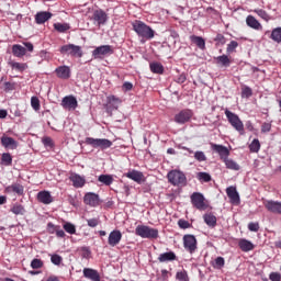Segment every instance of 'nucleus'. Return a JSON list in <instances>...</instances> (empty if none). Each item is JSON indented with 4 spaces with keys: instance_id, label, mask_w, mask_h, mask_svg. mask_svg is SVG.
<instances>
[{
    "instance_id": "obj_1",
    "label": "nucleus",
    "mask_w": 281,
    "mask_h": 281,
    "mask_svg": "<svg viewBox=\"0 0 281 281\" xmlns=\"http://www.w3.org/2000/svg\"><path fill=\"white\" fill-rule=\"evenodd\" d=\"M132 26L140 38H146V41L155 38V31L143 21L136 20L132 23Z\"/></svg>"
},
{
    "instance_id": "obj_2",
    "label": "nucleus",
    "mask_w": 281,
    "mask_h": 281,
    "mask_svg": "<svg viewBox=\"0 0 281 281\" xmlns=\"http://www.w3.org/2000/svg\"><path fill=\"white\" fill-rule=\"evenodd\" d=\"M167 179L171 186H176L177 188H186L188 186V178L181 170L173 169L169 171Z\"/></svg>"
},
{
    "instance_id": "obj_3",
    "label": "nucleus",
    "mask_w": 281,
    "mask_h": 281,
    "mask_svg": "<svg viewBox=\"0 0 281 281\" xmlns=\"http://www.w3.org/2000/svg\"><path fill=\"white\" fill-rule=\"evenodd\" d=\"M135 235L139 236L140 238H147L149 240H155L159 238V229L153 228L147 225H138L135 228Z\"/></svg>"
},
{
    "instance_id": "obj_4",
    "label": "nucleus",
    "mask_w": 281,
    "mask_h": 281,
    "mask_svg": "<svg viewBox=\"0 0 281 281\" xmlns=\"http://www.w3.org/2000/svg\"><path fill=\"white\" fill-rule=\"evenodd\" d=\"M225 115L227 117L228 123L239 135H245V124H243V121L240 120V116L238 114L229 111L228 109L225 110Z\"/></svg>"
},
{
    "instance_id": "obj_5",
    "label": "nucleus",
    "mask_w": 281,
    "mask_h": 281,
    "mask_svg": "<svg viewBox=\"0 0 281 281\" xmlns=\"http://www.w3.org/2000/svg\"><path fill=\"white\" fill-rule=\"evenodd\" d=\"M86 144L88 146H92V148H101V150H106V148H111L113 146V142L106 138H93L87 137Z\"/></svg>"
},
{
    "instance_id": "obj_6",
    "label": "nucleus",
    "mask_w": 281,
    "mask_h": 281,
    "mask_svg": "<svg viewBox=\"0 0 281 281\" xmlns=\"http://www.w3.org/2000/svg\"><path fill=\"white\" fill-rule=\"evenodd\" d=\"M60 54L64 56H76L77 58H82V48L74 44H66L60 47Z\"/></svg>"
},
{
    "instance_id": "obj_7",
    "label": "nucleus",
    "mask_w": 281,
    "mask_h": 281,
    "mask_svg": "<svg viewBox=\"0 0 281 281\" xmlns=\"http://www.w3.org/2000/svg\"><path fill=\"white\" fill-rule=\"evenodd\" d=\"M90 19L100 27V25H106V21H109V14H106V12L102 9H97L92 12Z\"/></svg>"
},
{
    "instance_id": "obj_8",
    "label": "nucleus",
    "mask_w": 281,
    "mask_h": 281,
    "mask_svg": "<svg viewBox=\"0 0 281 281\" xmlns=\"http://www.w3.org/2000/svg\"><path fill=\"white\" fill-rule=\"evenodd\" d=\"M113 54V46L111 45H102L92 50V56L95 59L102 60L104 56H111Z\"/></svg>"
},
{
    "instance_id": "obj_9",
    "label": "nucleus",
    "mask_w": 281,
    "mask_h": 281,
    "mask_svg": "<svg viewBox=\"0 0 281 281\" xmlns=\"http://www.w3.org/2000/svg\"><path fill=\"white\" fill-rule=\"evenodd\" d=\"M182 240L186 251H189V254L196 251V237L194 235H184Z\"/></svg>"
},
{
    "instance_id": "obj_10",
    "label": "nucleus",
    "mask_w": 281,
    "mask_h": 281,
    "mask_svg": "<svg viewBox=\"0 0 281 281\" xmlns=\"http://www.w3.org/2000/svg\"><path fill=\"white\" fill-rule=\"evenodd\" d=\"M60 105L66 111H76V109H78V99L74 95L64 97Z\"/></svg>"
},
{
    "instance_id": "obj_11",
    "label": "nucleus",
    "mask_w": 281,
    "mask_h": 281,
    "mask_svg": "<svg viewBox=\"0 0 281 281\" xmlns=\"http://www.w3.org/2000/svg\"><path fill=\"white\" fill-rule=\"evenodd\" d=\"M192 110L184 109L175 115V122L177 124H187V122H190V120H192Z\"/></svg>"
},
{
    "instance_id": "obj_12",
    "label": "nucleus",
    "mask_w": 281,
    "mask_h": 281,
    "mask_svg": "<svg viewBox=\"0 0 281 281\" xmlns=\"http://www.w3.org/2000/svg\"><path fill=\"white\" fill-rule=\"evenodd\" d=\"M83 203L90 207H98L100 205V195L94 192H88L83 196Z\"/></svg>"
},
{
    "instance_id": "obj_13",
    "label": "nucleus",
    "mask_w": 281,
    "mask_h": 281,
    "mask_svg": "<svg viewBox=\"0 0 281 281\" xmlns=\"http://www.w3.org/2000/svg\"><path fill=\"white\" fill-rule=\"evenodd\" d=\"M191 203L196 210H205V196L200 192L192 193Z\"/></svg>"
},
{
    "instance_id": "obj_14",
    "label": "nucleus",
    "mask_w": 281,
    "mask_h": 281,
    "mask_svg": "<svg viewBox=\"0 0 281 281\" xmlns=\"http://www.w3.org/2000/svg\"><path fill=\"white\" fill-rule=\"evenodd\" d=\"M263 205L268 212H271V214H280L281 215V202L280 201L267 200L263 202Z\"/></svg>"
},
{
    "instance_id": "obj_15",
    "label": "nucleus",
    "mask_w": 281,
    "mask_h": 281,
    "mask_svg": "<svg viewBox=\"0 0 281 281\" xmlns=\"http://www.w3.org/2000/svg\"><path fill=\"white\" fill-rule=\"evenodd\" d=\"M122 104V99L115 95L108 97L106 112L112 113L113 111H117L120 105Z\"/></svg>"
},
{
    "instance_id": "obj_16",
    "label": "nucleus",
    "mask_w": 281,
    "mask_h": 281,
    "mask_svg": "<svg viewBox=\"0 0 281 281\" xmlns=\"http://www.w3.org/2000/svg\"><path fill=\"white\" fill-rule=\"evenodd\" d=\"M122 240V232L120 229H114L109 234L108 244L110 247H117Z\"/></svg>"
},
{
    "instance_id": "obj_17",
    "label": "nucleus",
    "mask_w": 281,
    "mask_h": 281,
    "mask_svg": "<svg viewBox=\"0 0 281 281\" xmlns=\"http://www.w3.org/2000/svg\"><path fill=\"white\" fill-rule=\"evenodd\" d=\"M55 74L61 80H69L71 78V68L69 66H59L55 69Z\"/></svg>"
},
{
    "instance_id": "obj_18",
    "label": "nucleus",
    "mask_w": 281,
    "mask_h": 281,
    "mask_svg": "<svg viewBox=\"0 0 281 281\" xmlns=\"http://www.w3.org/2000/svg\"><path fill=\"white\" fill-rule=\"evenodd\" d=\"M212 150H214L215 153H217V155H220V158L222 159V161H225V159L229 158V149L223 145H216V144H212Z\"/></svg>"
},
{
    "instance_id": "obj_19",
    "label": "nucleus",
    "mask_w": 281,
    "mask_h": 281,
    "mask_svg": "<svg viewBox=\"0 0 281 281\" xmlns=\"http://www.w3.org/2000/svg\"><path fill=\"white\" fill-rule=\"evenodd\" d=\"M52 16L53 14L49 11H40L35 14V23H37V25H43V23H47Z\"/></svg>"
},
{
    "instance_id": "obj_20",
    "label": "nucleus",
    "mask_w": 281,
    "mask_h": 281,
    "mask_svg": "<svg viewBox=\"0 0 281 281\" xmlns=\"http://www.w3.org/2000/svg\"><path fill=\"white\" fill-rule=\"evenodd\" d=\"M1 145L4 148H10L11 150H16V148H19V143L10 136H2L1 137Z\"/></svg>"
},
{
    "instance_id": "obj_21",
    "label": "nucleus",
    "mask_w": 281,
    "mask_h": 281,
    "mask_svg": "<svg viewBox=\"0 0 281 281\" xmlns=\"http://www.w3.org/2000/svg\"><path fill=\"white\" fill-rule=\"evenodd\" d=\"M124 177L132 179V181H135L136 183H142L144 181V173L135 169L124 173Z\"/></svg>"
},
{
    "instance_id": "obj_22",
    "label": "nucleus",
    "mask_w": 281,
    "mask_h": 281,
    "mask_svg": "<svg viewBox=\"0 0 281 281\" xmlns=\"http://www.w3.org/2000/svg\"><path fill=\"white\" fill-rule=\"evenodd\" d=\"M83 277L91 281H100L101 280L100 272H98V270L91 269V268L83 269Z\"/></svg>"
},
{
    "instance_id": "obj_23",
    "label": "nucleus",
    "mask_w": 281,
    "mask_h": 281,
    "mask_svg": "<svg viewBox=\"0 0 281 281\" xmlns=\"http://www.w3.org/2000/svg\"><path fill=\"white\" fill-rule=\"evenodd\" d=\"M226 194H227L231 203H240V195L238 194L236 187H228L226 189Z\"/></svg>"
},
{
    "instance_id": "obj_24",
    "label": "nucleus",
    "mask_w": 281,
    "mask_h": 281,
    "mask_svg": "<svg viewBox=\"0 0 281 281\" xmlns=\"http://www.w3.org/2000/svg\"><path fill=\"white\" fill-rule=\"evenodd\" d=\"M37 201L40 203H44V205H49V203H53L54 199L52 198V193H49V191H40L37 193Z\"/></svg>"
},
{
    "instance_id": "obj_25",
    "label": "nucleus",
    "mask_w": 281,
    "mask_h": 281,
    "mask_svg": "<svg viewBox=\"0 0 281 281\" xmlns=\"http://www.w3.org/2000/svg\"><path fill=\"white\" fill-rule=\"evenodd\" d=\"M7 192H13L14 194H18V196H23L25 192V188L20 183H13L5 188Z\"/></svg>"
},
{
    "instance_id": "obj_26",
    "label": "nucleus",
    "mask_w": 281,
    "mask_h": 281,
    "mask_svg": "<svg viewBox=\"0 0 281 281\" xmlns=\"http://www.w3.org/2000/svg\"><path fill=\"white\" fill-rule=\"evenodd\" d=\"M70 181H72L74 188H85V184L87 183V180L78 173L71 175Z\"/></svg>"
},
{
    "instance_id": "obj_27",
    "label": "nucleus",
    "mask_w": 281,
    "mask_h": 281,
    "mask_svg": "<svg viewBox=\"0 0 281 281\" xmlns=\"http://www.w3.org/2000/svg\"><path fill=\"white\" fill-rule=\"evenodd\" d=\"M238 247L239 249H241V251H254V249L256 248V246L254 245V243H251L248 239H240L238 241Z\"/></svg>"
},
{
    "instance_id": "obj_28",
    "label": "nucleus",
    "mask_w": 281,
    "mask_h": 281,
    "mask_svg": "<svg viewBox=\"0 0 281 281\" xmlns=\"http://www.w3.org/2000/svg\"><path fill=\"white\" fill-rule=\"evenodd\" d=\"M246 24L252 30H262V24H260V22L254 18V15H248L246 18Z\"/></svg>"
},
{
    "instance_id": "obj_29",
    "label": "nucleus",
    "mask_w": 281,
    "mask_h": 281,
    "mask_svg": "<svg viewBox=\"0 0 281 281\" xmlns=\"http://www.w3.org/2000/svg\"><path fill=\"white\" fill-rule=\"evenodd\" d=\"M159 262H172V260H177V255L175 251L160 254L158 257Z\"/></svg>"
},
{
    "instance_id": "obj_30",
    "label": "nucleus",
    "mask_w": 281,
    "mask_h": 281,
    "mask_svg": "<svg viewBox=\"0 0 281 281\" xmlns=\"http://www.w3.org/2000/svg\"><path fill=\"white\" fill-rule=\"evenodd\" d=\"M26 52L27 49L19 44L12 46V54L13 56H16V58L25 56Z\"/></svg>"
},
{
    "instance_id": "obj_31",
    "label": "nucleus",
    "mask_w": 281,
    "mask_h": 281,
    "mask_svg": "<svg viewBox=\"0 0 281 281\" xmlns=\"http://www.w3.org/2000/svg\"><path fill=\"white\" fill-rule=\"evenodd\" d=\"M216 65H220V67H229L232 65V60L227 55H221L215 57Z\"/></svg>"
},
{
    "instance_id": "obj_32",
    "label": "nucleus",
    "mask_w": 281,
    "mask_h": 281,
    "mask_svg": "<svg viewBox=\"0 0 281 281\" xmlns=\"http://www.w3.org/2000/svg\"><path fill=\"white\" fill-rule=\"evenodd\" d=\"M190 41H191V43L196 45V47H199V49H205V40L203 37L196 36V35H191Z\"/></svg>"
},
{
    "instance_id": "obj_33",
    "label": "nucleus",
    "mask_w": 281,
    "mask_h": 281,
    "mask_svg": "<svg viewBox=\"0 0 281 281\" xmlns=\"http://www.w3.org/2000/svg\"><path fill=\"white\" fill-rule=\"evenodd\" d=\"M224 164H225V166H226V168L228 169V170H235V171H238V170H240V165H238V162H236L234 159H232V158H226L225 160H224Z\"/></svg>"
},
{
    "instance_id": "obj_34",
    "label": "nucleus",
    "mask_w": 281,
    "mask_h": 281,
    "mask_svg": "<svg viewBox=\"0 0 281 281\" xmlns=\"http://www.w3.org/2000/svg\"><path fill=\"white\" fill-rule=\"evenodd\" d=\"M99 183H102L103 186H111L114 181L113 176L111 175H100L98 177Z\"/></svg>"
},
{
    "instance_id": "obj_35",
    "label": "nucleus",
    "mask_w": 281,
    "mask_h": 281,
    "mask_svg": "<svg viewBox=\"0 0 281 281\" xmlns=\"http://www.w3.org/2000/svg\"><path fill=\"white\" fill-rule=\"evenodd\" d=\"M149 68L153 74H164V65L161 63H151L149 64Z\"/></svg>"
},
{
    "instance_id": "obj_36",
    "label": "nucleus",
    "mask_w": 281,
    "mask_h": 281,
    "mask_svg": "<svg viewBox=\"0 0 281 281\" xmlns=\"http://www.w3.org/2000/svg\"><path fill=\"white\" fill-rule=\"evenodd\" d=\"M10 67L15 69V71H25V69H27V64H23V63H18V61H10L9 63Z\"/></svg>"
},
{
    "instance_id": "obj_37",
    "label": "nucleus",
    "mask_w": 281,
    "mask_h": 281,
    "mask_svg": "<svg viewBox=\"0 0 281 281\" xmlns=\"http://www.w3.org/2000/svg\"><path fill=\"white\" fill-rule=\"evenodd\" d=\"M204 223L209 225V227H216V217L213 214H205L203 216Z\"/></svg>"
},
{
    "instance_id": "obj_38",
    "label": "nucleus",
    "mask_w": 281,
    "mask_h": 281,
    "mask_svg": "<svg viewBox=\"0 0 281 281\" xmlns=\"http://www.w3.org/2000/svg\"><path fill=\"white\" fill-rule=\"evenodd\" d=\"M270 38L274 41V43H281V27L273 29Z\"/></svg>"
},
{
    "instance_id": "obj_39",
    "label": "nucleus",
    "mask_w": 281,
    "mask_h": 281,
    "mask_svg": "<svg viewBox=\"0 0 281 281\" xmlns=\"http://www.w3.org/2000/svg\"><path fill=\"white\" fill-rule=\"evenodd\" d=\"M2 166H12V155L10 153H3L1 156Z\"/></svg>"
},
{
    "instance_id": "obj_40",
    "label": "nucleus",
    "mask_w": 281,
    "mask_h": 281,
    "mask_svg": "<svg viewBox=\"0 0 281 281\" xmlns=\"http://www.w3.org/2000/svg\"><path fill=\"white\" fill-rule=\"evenodd\" d=\"M11 212L15 215L20 214L21 216H23V214H25V207L21 204H15L12 206Z\"/></svg>"
},
{
    "instance_id": "obj_41",
    "label": "nucleus",
    "mask_w": 281,
    "mask_h": 281,
    "mask_svg": "<svg viewBox=\"0 0 281 281\" xmlns=\"http://www.w3.org/2000/svg\"><path fill=\"white\" fill-rule=\"evenodd\" d=\"M254 12H255V14L259 15L260 19H262L263 21L271 20V16H269V13H267V11H265L262 9H255Z\"/></svg>"
},
{
    "instance_id": "obj_42",
    "label": "nucleus",
    "mask_w": 281,
    "mask_h": 281,
    "mask_svg": "<svg viewBox=\"0 0 281 281\" xmlns=\"http://www.w3.org/2000/svg\"><path fill=\"white\" fill-rule=\"evenodd\" d=\"M176 280L178 281H190V277H188V271L182 270L178 271L176 274Z\"/></svg>"
},
{
    "instance_id": "obj_43",
    "label": "nucleus",
    "mask_w": 281,
    "mask_h": 281,
    "mask_svg": "<svg viewBox=\"0 0 281 281\" xmlns=\"http://www.w3.org/2000/svg\"><path fill=\"white\" fill-rule=\"evenodd\" d=\"M198 179L199 181H204V183H210V181H212V176L207 172H199Z\"/></svg>"
},
{
    "instance_id": "obj_44",
    "label": "nucleus",
    "mask_w": 281,
    "mask_h": 281,
    "mask_svg": "<svg viewBox=\"0 0 281 281\" xmlns=\"http://www.w3.org/2000/svg\"><path fill=\"white\" fill-rule=\"evenodd\" d=\"M54 27L57 32L65 33L69 30V24L67 23H55Z\"/></svg>"
},
{
    "instance_id": "obj_45",
    "label": "nucleus",
    "mask_w": 281,
    "mask_h": 281,
    "mask_svg": "<svg viewBox=\"0 0 281 281\" xmlns=\"http://www.w3.org/2000/svg\"><path fill=\"white\" fill-rule=\"evenodd\" d=\"M31 106L34 111H41V100H38V97L31 98Z\"/></svg>"
},
{
    "instance_id": "obj_46",
    "label": "nucleus",
    "mask_w": 281,
    "mask_h": 281,
    "mask_svg": "<svg viewBox=\"0 0 281 281\" xmlns=\"http://www.w3.org/2000/svg\"><path fill=\"white\" fill-rule=\"evenodd\" d=\"M254 95V90H251L248 86H244L241 88V98H251Z\"/></svg>"
},
{
    "instance_id": "obj_47",
    "label": "nucleus",
    "mask_w": 281,
    "mask_h": 281,
    "mask_svg": "<svg viewBox=\"0 0 281 281\" xmlns=\"http://www.w3.org/2000/svg\"><path fill=\"white\" fill-rule=\"evenodd\" d=\"M249 148L250 153H258V150H260V140H258V138H255L249 145Z\"/></svg>"
},
{
    "instance_id": "obj_48",
    "label": "nucleus",
    "mask_w": 281,
    "mask_h": 281,
    "mask_svg": "<svg viewBox=\"0 0 281 281\" xmlns=\"http://www.w3.org/2000/svg\"><path fill=\"white\" fill-rule=\"evenodd\" d=\"M42 143L45 146V148H54V139L49 136H45L42 138Z\"/></svg>"
},
{
    "instance_id": "obj_49",
    "label": "nucleus",
    "mask_w": 281,
    "mask_h": 281,
    "mask_svg": "<svg viewBox=\"0 0 281 281\" xmlns=\"http://www.w3.org/2000/svg\"><path fill=\"white\" fill-rule=\"evenodd\" d=\"M50 261L56 267H60V265L63 263V258L60 257V255L55 254L50 256Z\"/></svg>"
},
{
    "instance_id": "obj_50",
    "label": "nucleus",
    "mask_w": 281,
    "mask_h": 281,
    "mask_svg": "<svg viewBox=\"0 0 281 281\" xmlns=\"http://www.w3.org/2000/svg\"><path fill=\"white\" fill-rule=\"evenodd\" d=\"M214 269H223L225 267V258L217 257L215 263L213 265Z\"/></svg>"
},
{
    "instance_id": "obj_51",
    "label": "nucleus",
    "mask_w": 281,
    "mask_h": 281,
    "mask_svg": "<svg viewBox=\"0 0 281 281\" xmlns=\"http://www.w3.org/2000/svg\"><path fill=\"white\" fill-rule=\"evenodd\" d=\"M64 229L67 234H76V225L67 222L64 224Z\"/></svg>"
},
{
    "instance_id": "obj_52",
    "label": "nucleus",
    "mask_w": 281,
    "mask_h": 281,
    "mask_svg": "<svg viewBox=\"0 0 281 281\" xmlns=\"http://www.w3.org/2000/svg\"><path fill=\"white\" fill-rule=\"evenodd\" d=\"M194 159H196V161H207V156H205L203 151H195Z\"/></svg>"
},
{
    "instance_id": "obj_53",
    "label": "nucleus",
    "mask_w": 281,
    "mask_h": 281,
    "mask_svg": "<svg viewBox=\"0 0 281 281\" xmlns=\"http://www.w3.org/2000/svg\"><path fill=\"white\" fill-rule=\"evenodd\" d=\"M236 47H238V42L236 41H232L226 48L227 54H232L234 52H236Z\"/></svg>"
},
{
    "instance_id": "obj_54",
    "label": "nucleus",
    "mask_w": 281,
    "mask_h": 281,
    "mask_svg": "<svg viewBox=\"0 0 281 281\" xmlns=\"http://www.w3.org/2000/svg\"><path fill=\"white\" fill-rule=\"evenodd\" d=\"M249 232H259L260 231V224L258 222H250L248 224Z\"/></svg>"
},
{
    "instance_id": "obj_55",
    "label": "nucleus",
    "mask_w": 281,
    "mask_h": 281,
    "mask_svg": "<svg viewBox=\"0 0 281 281\" xmlns=\"http://www.w3.org/2000/svg\"><path fill=\"white\" fill-rule=\"evenodd\" d=\"M32 269H41L43 267V260L41 259H33L31 262Z\"/></svg>"
},
{
    "instance_id": "obj_56",
    "label": "nucleus",
    "mask_w": 281,
    "mask_h": 281,
    "mask_svg": "<svg viewBox=\"0 0 281 281\" xmlns=\"http://www.w3.org/2000/svg\"><path fill=\"white\" fill-rule=\"evenodd\" d=\"M87 223H88V227H98L100 225V218H90V220H87Z\"/></svg>"
},
{
    "instance_id": "obj_57",
    "label": "nucleus",
    "mask_w": 281,
    "mask_h": 281,
    "mask_svg": "<svg viewBox=\"0 0 281 281\" xmlns=\"http://www.w3.org/2000/svg\"><path fill=\"white\" fill-rule=\"evenodd\" d=\"M178 226L180 227V229H189L190 222H188L186 220H179L178 221Z\"/></svg>"
},
{
    "instance_id": "obj_58",
    "label": "nucleus",
    "mask_w": 281,
    "mask_h": 281,
    "mask_svg": "<svg viewBox=\"0 0 281 281\" xmlns=\"http://www.w3.org/2000/svg\"><path fill=\"white\" fill-rule=\"evenodd\" d=\"M215 43H217L218 45H225L226 40H225V35L223 34H217L214 38Z\"/></svg>"
},
{
    "instance_id": "obj_59",
    "label": "nucleus",
    "mask_w": 281,
    "mask_h": 281,
    "mask_svg": "<svg viewBox=\"0 0 281 281\" xmlns=\"http://www.w3.org/2000/svg\"><path fill=\"white\" fill-rule=\"evenodd\" d=\"M269 280H271V281H281L280 272H271L269 274Z\"/></svg>"
},
{
    "instance_id": "obj_60",
    "label": "nucleus",
    "mask_w": 281,
    "mask_h": 281,
    "mask_svg": "<svg viewBox=\"0 0 281 281\" xmlns=\"http://www.w3.org/2000/svg\"><path fill=\"white\" fill-rule=\"evenodd\" d=\"M271 131V123H263L261 125V133H269Z\"/></svg>"
},
{
    "instance_id": "obj_61",
    "label": "nucleus",
    "mask_w": 281,
    "mask_h": 281,
    "mask_svg": "<svg viewBox=\"0 0 281 281\" xmlns=\"http://www.w3.org/2000/svg\"><path fill=\"white\" fill-rule=\"evenodd\" d=\"M123 91H132L133 90V83L130 81H125L122 86Z\"/></svg>"
},
{
    "instance_id": "obj_62",
    "label": "nucleus",
    "mask_w": 281,
    "mask_h": 281,
    "mask_svg": "<svg viewBox=\"0 0 281 281\" xmlns=\"http://www.w3.org/2000/svg\"><path fill=\"white\" fill-rule=\"evenodd\" d=\"M47 232H48V234H54L55 232H57L56 231V225H54V223L49 222L47 224Z\"/></svg>"
},
{
    "instance_id": "obj_63",
    "label": "nucleus",
    "mask_w": 281,
    "mask_h": 281,
    "mask_svg": "<svg viewBox=\"0 0 281 281\" xmlns=\"http://www.w3.org/2000/svg\"><path fill=\"white\" fill-rule=\"evenodd\" d=\"M40 56H41L42 60H50L52 59V57L49 56V53H47L45 50H42L40 53Z\"/></svg>"
},
{
    "instance_id": "obj_64",
    "label": "nucleus",
    "mask_w": 281,
    "mask_h": 281,
    "mask_svg": "<svg viewBox=\"0 0 281 281\" xmlns=\"http://www.w3.org/2000/svg\"><path fill=\"white\" fill-rule=\"evenodd\" d=\"M14 90V83H11L10 81L4 82V91H13Z\"/></svg>"
}]
</instances>
